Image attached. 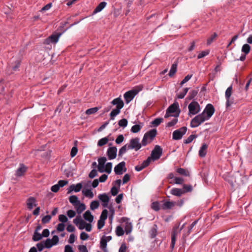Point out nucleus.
<instances>
[{
	"label": "nucleus",
	"instance_id": "nucleus-1",
	"mask_svg": "<svg viewBox=\"0 0 252 252\" xmlns=\"http://www.w3.org/2000/svg\"><path fill=\"white\" fill-rule=\"evenodd\" d=\"M111 103L113 105H116L115 109H113L110 114V120H114L115 117L120 114L121 109L124 106V103L120 97L114 99Z\"/></svg>",
	"mask_w": 252,
	"mask_h": 252
},
{
	"label": "nucleus",
	"instance_id": "nucleus-2",
	"mask_svg": "<svg viewBox=\"0 0 252 252\" xmlns=\"http://www.w3.org/2000/svg\"><path fill=\"white\" fill-rule=\"evenodd\" d=\"M138 89H134L128 91L125 93L124 97L126 104L129 103L135 97V96L142 90V87L138 86Z\"/></svg>",
	"mask_w": 252,
	"mask_h": 252
},
{
	"label": "nucleus",
	"instance_id": "nucleus-3",
	"mask_svg": "<svg viewBox=\"0 0 252 252\" xmlns=\"http://www.w3.org/2000/svg\"><path fill=\"white\" fill-rule=\"evenodd\" d=\"M208 120L202 113L196 115L190 121V126L191 127H196L204 122Z\"/></svg>",
	"mask_w": 252,
	"mask_h": 252
},
{
	"label": "nucleus",
	"instance_id": "nucleus-4",
	"mask_svg": "<svg viewBox=\"0 0 252 252\" xmlns=\"http://www.w3.org/2000/svg\"><path fill=\"white\" fill-rule=\"evenodd\" d=\"M189 115H194L197 114L200 110V107L199 103L195 101H192L189 106Z\"/></svg>",
	"mask_w": 252,
	"mask_h": 252
},
{
	"label": "nucleus",
	"instance_id": "nucleus-5",
	"mask_svg": "<svg viewBox=\"0 0 252 252\" xmlns=\"http://www.w3.org/2000/svg\"><path fill=\"white\" fill-rule=\"evenodd\" d=\"M187 131L186 126H183L179 129L175 130L172 134V139L175 140H178L182 139V137Z\"/></svg>",
	"mask_w": 252,
	"mask_h": 252
},
{
	"label": "nucleus",
	"instance_id": "nucleus-6",
	"mask_svg": "<svg viewBox=\"0 0 252 252\" xmlns=\"http://www.w3.org/2000/svg\"><path fill=\"white\" fill-rule=\"evenodd\" d=\"M185 224H184L182 227L180 228V230L178 231L179 225L174 226L173 228L172 233H171V242L170 244V248L172 250H173L174 248L175 242L176 240V237L178 233H180V231L182 230Z\"/></svg>",
	"mask_w": 252,
	"mask_h": 252
},
{
	"label": "nucleus",
	"instance_id": "nucleus-7",
	"mask_svg": "<svg viewBox=\"0 0 252 252\" xmlns=\"http://www.w3.org/2000/svg\"><path fill=\"white\" fill-rule=\"evenodd\" d=\"M162 154V149L159 145H156L154 149L151 153V159L153 160H156L159 159Z\"/></svg>",
	"mask_w": 252,
	"mask_h": 252
},
{
	"label": "nucleus",
	"instance_id": "nucleus-8",
	"mask_svg": "<svg viewBox=\"0 0 252 252\" xmlns=\"http://www.w3.org/2000/svg\"><path fill=\"white\" fill-rule=\"evenodd\" d=\"M141 148V144L139 142V138L135 137L129 140V144H128V149H134L137 151Z\"/></svg>",
	"mask_w": 252,
	"mask_h": 252
},
{
	"label": "nucleus",
	"instance_id": "nucleus-9",
	"mask_svg": "<svg viewBox=\"0 0 252 252\" xmlns=\"http://www.w3.org/2000/svg\"><path fill=\"white\" fill-rule=\"evenodd\" d=\"M215 109L214 106L210 103L207 104L202 112L203 114L206 117L208 120H209L215 113Z\"/></svg>",
	"mask_w": 252,
	"mask_h": 252
},
{
	"label": "nucleus",
	"instance_id": "nucleus-10",
	"mask_svg": "<svg viewBox=\"0 0 252 252\" xmlns=\"http://www.w3.org/2000/svg\"><path fill=\"white\" fill-rule=\"evenodd\" d=\"M126 168L125 161L120 162L114 168V172L116 175H122L123 172H126Z\"/></svg>",
	"mask_w": 252,
	"mask_h": 252
},
{
	"label": "nucleus",
	"instance_id": "nucleus-11",
	"mask_svg": "<svg viewBox=\"0 0 252 252\" xmlns=\"http://www.w3.org/2000/svg\"><path fill=\"white\" fill-rule=\"evenodd\" d=\"M61 33H57L56 34H52L48 38H46L44 42L45 44H50V43H56L59 39Z\"/></svg>",
	"mask_w": 252,
	"mask_h": 252
},
{
	"label": "nucleus",
	"instance_id": "nucleus-12",
	"mask_svg": "<svg viewBox=\"0 0 252 252\" xmlns=\"http://www.w3.org/2000/svg\"><path fill=\"white\" fill-rule=\"evenodd\" d=\"M117 149L116 147H109L107 151V155L110 160L114 159L117 156Z\"/></svg>",
	"mask_w": 252,
	"mask_h": 252
},
{
	"label": "nucleus",
	"instance_id": "nucleus-13",
	"mask_svg": "<svg viewBox=\"0 0 252 252\" xmlns=\"http://www.w3.org/2000/svg\"><path fill=\"white\" fill-rule=\"evenodd\" d=\"M73 222L78 226L79 229L82 230L85 229L86 222L81 219L80 216H77L73 220Z\"/></svg>",
	"mask_w": 252,
	"mask_h": 252
},
{
	"label": "nucleus",
	"instance_id": "nucleus-14",
	"mask_svg": "<svg viewBox=\"0 0 252 252\" xmlns=\"http://www.w3.org/2000/svg\"><path fill=\"white\" fill-rule=\"evenodd\" d=\"M28 167L23 163H20L19 167L15 171V175L16 177H21L27 171Z\"/></svg>",
	"mask_w": 252,
	"mask_h": 252
},
{
	"label": "nucleus",
	"instance_id": "nucleus-15",
	"mask_svg": "<svg viewBox=\"0 0 252 252\" xmlns=\"http://www.w3.org/2000/svg\"><path fill=\"white\" fill-rule=\"evenodd\" d=\"M98 198L102 202V205L103 207H108L110 198L106 193H104L99 194Z\"/></svg>",
	"mask_w": 252,
	"mask_h": 252
},
{
	"label": "nucleus",
	"instance_id": "nucleus-16",
	"mask_svg": "<svg viewBox=\"0 0 252 252\" xmlns=\"http://www.w3.org/2000/svg\"><path fill=\"white\" fill-rule=\"evenodd\" d=\"M161 202H163V203L161 208L164 210L171 209L176 205V202L174 201H165L163 200Z\"/></svg>",
	"mask_w": 252,
	"mask_h": 252
},
{
	"label": "nucleus",
	"instance_id": "nucleus-17",
	"mask_svg": "<svg viewBox=\"0 0 252 252\" xmlns=\"http://www.w3.org/2000/svg\"><path fill=\"white\" fill-rule=\"evenodd\" d=\"M250 49L251 47L249 44H245L244 45H243L242 48V52L244 53L245 55H242L240 57V60L241 61H244L245 60L246 55L248 54L250 52Z\"/></svg>",
	"mask_w": 252,
	"mask_h": 252
},
{
	"label": "nucleus",
	"instance_id": "nucleus-18",
	"mask_svg": "<svg viewBox=\"0 0 252 252\" xmlns=\"http://www.w3.org/2000/svg\"><path fill=\"white\" fill-rule=\"evenodd\" d=\"M168 111V113H176L180 110L179 105L177 102H175L172 104H171L169 107L167 109Z\"/></svg>",
	"mask_w": 252,
	"mask_h": 252
},
{
	"label": "nucleus",
	"instance_id": "nucleus-19",
	"mask_svg": "<svg viewBox=\"0 0 252 252\" xmlns=\"http://www.w3.org/2000/svg\"><path fill=\"white\" fill-rule=\"evenodd\" d=\"M208 148V145L206 143L202 144L200 149L199 150V156L201 158H204L206 156L207 154V149Z\"/></svg>",
	"mask_w": 252,
	"mask_h": 252
},
{
	"label": "nucleus",
	"instance_id": "nucleus-20",
	"mask_svg": "<svg viewBox=\"0 0 252 252\" xmlns=\"http://www.w3.org/2000/svg\"><path fill=\"white\" fill-rule=\"evenodd\" d=\"M36 200L33 197H29L27 200V205L28 208L29 210H32L33 208V206H36V204L35 203Z\"/></svg>",
	"mask_w": 252,
	"mask_h": 252
},
{
	"label": "nucleus",
	"instance_id": "nucleus-21",
	"mask_svg": "<svg viewBox=\"0 0 252 252\" xmlns=\"http://www.w3.org/2000/svg\"><path fill=\"white\" fill-rule=\"evenodd\" d=\"M84 219L91 223L94 220V216L91 214V212L89 210L86 211L85 213L83 214Z\"/></svg>",
	"mask_w": 252,
	"mask_h": 252
},
{
	"label": "nucleus",
	"instance_id": "nucleus-22",
	"mask_svg": "<svg viewBox=\"0 0 252 252\" xmlns=\"http://www.w3.org/2000/svg\"><path fill=\"white\" fill-rule=\"evenodd\" d=\"M107 240L105 239V236H103L101 239L100 241V249L104 252H108V250L107 249Z\"/></svg>",
	"mask_w": 252,
	"mask_h": 252
},
{
	"label": "nucleus",
	"instance_id": "nucleus-23",
	"mask_svg": "<svg viewBox=\"0 0 252 252\" xmlns=\"http://www.w3.org/2000/svg\"><path fill=\"white\" fill-rule=\"evenodd\" d=\"M157 134V130L156 129H152L147 131L145 133L148 138H149L152 141L154 139V138L156 137Z\"/></svg>",
	"mask_w": 252,
	"mask_h": 252
},
{
	"label": "nucleus",
	"instance_id": "nucleus-24",
	"mask_svg": "<svg viewBox=\"0 0 252 252\" xmlns=\"http://www.w3.org/2000/svg\"><path fill=\"white\" fill-rule=\"evenodd\" d=\"M69 201L75 207H76L78 204H80V200L77 196L72 195L69 197Z\"/></svg>",
	"mask_w": 252,
	"mask_h": 252
},
{
	"label": "nucleus",
	"instance_id": "nucleus-25",
	"mask_svg": "<svg viewBox=\"0 0 252 252\" xmlns=\"http://www.w3.org/2000/svg\"><path fill=\"white\" fill-rule=\"evenodd\" d=\"M170 193L178 197H180L184 194L181 189L176 188H174L171 189Z\"/></svg>",
	"mask_w": 252,
	"mask_h": 252
},
{
	"label": "nucleus",
	"instance_id": "nucleus-26",
	"mask_svg": "<svg viewBox=\"0 0 252 252\" xmlns=\"http://www.w3.org/2000/svg\"><path fill=\"white\" fill-rule=\"evenodd\" d=\"M107 5V3L105 1L101 2L94 9L93 11V14H95L100 12Z\"/></svg>",
	"mask_w": 252,
	"mask_h": 252
},
{
	"label": "nucleus",
	"instance_id": "nucleus-27",
	"mask_svg": "<svg viewBox=\"0 0 252 252\" xmlns=\"http://www.w3.org/2000/svg\"><path fill=\"white\" fill-rule=\"evenodd\" d=\"M176 171L180 175H183L186 177L189 176V172L186 169L183 168H177L176 169Z\"/></svg>",
	"mask_w": 252,
	"mask_h": 252
},
{
	"label": "nucleus",
	"instance_id": "nucleus-28",
	"mask_svg": "<svg viewBox=\"0 0 252 252\" xmlns=\"http://www.w3.org/2000/svg\"><path fill=\"white\" fill-rule=\"evenodd\" d=\"M157 231H158V226L157 224H155L153 227L151 228V229L149 231V234L151 238L153 239L155 238L157 235Z\"/></svg>",
	"mask_w": 252,
	"mask_h": 252
},
{
	"label": "nucleus",
	"instance_id": "nucleus-29",
	"mask_svg": "<svg viewBox=\"0 0 252 252\" xmlns=\"http://www.w3.org/2000/svg\"><path fill=\"white\" fill-rule=\"evenodd\" d=\"M82 193L85 196L89 197L90 198H93L94 195L93 192L92 191L91 189H83L82 190Z\"/></svg>",
	"mask_w": 252,
	"mask_h": 252
},
{
	"label": "nucleus",
	"instance_id": "nucleus-30",
	"mask_svg": "<svg viewBox=\"0 0 252 252\" xmlns=\"http://www.w3.org/2000/svg\"><path fill=\"white\" fill-rule=\"evenodd\" d=\"M76 211L78 214H80L83 211L86 209V205L84 203H80L78 204L76 207Z\"/></svg>",
	"mask_w": 252,
	"mask_h": 252
},
{
	"label": "nucleus",
	"instance_id": "nucleus-31",
	"mask_svg": "<svg viewBox=\"0 0 252 252\" xmlns=\"http://www.w3.org/2000/svg\"><path fill=\"white\" fill-rule=\"evenodd\" d=\"M182 189L183 193L185 194L188 192H191L192 190V187L190 185L184 184L183 189Z\"/></svg>",
	"mask_w": 252,
	"mask_h": 252
},
{
	"label": "nucleus",
	"instance_id": "nucleus-32",
	"mask_svg": "<svg viewBox=\"0 0 252 252\" xmlns=\"http://www.w3.org/2000/svg\"><path fill=\"white\" fill-rule=\"evenodd\" d=\"M198 94V90H191L188 94L187 98L189 100L193 99Z\"/></svg>",
	"mask_w": 252,
	"mask_h": 252
},
{
	"label": "nucleus",
	"instance_id": "nucleus-33",
	"mask_svg": "<svg viewBox=\"0 0 252 252\" xmlns=\"http://www.w3.org/2000/svg\"><path fill=\"white\" fill-rule=\"evenodd\" d=\"M163 118H156L155 120H154L153 121H152L151 122V124L153 125V126L157 127V126H158L160 124V123L163 122Z\"/></svg>",
	"mask_w": 252,
	"mask_h": 252
},
{
	"label": "nucleus",
	"instance_id": "nucleus-34",
	"mask_svg": "<svg viewBox=\"0 0 252 252\" xmlns=\"http://www.w3.org/2000/svg\"><path fill=\"white\" fill-rule=\"evenodd\" d=\"M128 144L124 145L121 149H120L118 153V156L122 157L123 155L128 150Z\"/></svg>",
	"mask_w": 252,
	"mask_h": 252
},
{
	"label": "nucleus",
	"instance_id": "nucleus-35",
	"mask_svg": "<svg viewBox=\"0 0 252 252\" xmlns=\"http://www.w3.org/2000/svg\"><path fill=\"white\" fill-rule=\"evenodd\" d=\"M99 109V107H95L89 108L86 111L85 113H86V114H87L88 115L94 114L96 112H97V111Z\"/></svg>",
	"mask_w": 252,
	"mask_h": 252
},
{
	"label": "nucleus",
	"instance_id": "nucleus-36",
	"mask_svg": "<svg viewBox=\"0 0 252 252\" xmlns=\"http://www.w3.org/2000/svg\"><path fill=\"white\" fill-rule=\"evenodd\" d=\"M42 238V234L38 233V232L34 231L33 236L32 240L34 242L38 241Z\"/></svg>",
	"mask_w": 252,
	"mask_h": 252
},
{
	"label": "nucleus",
	"instance_id": "nucleus-37",
	"mask_svg": "<svg viewBox=\"0 0 252 252\" xmlns=\"http://www.w3.org/2000/svg\"><path fill=\"white\" fill-rule=\"evenodd\" d=\"M177 64H172L168 73V75L170 77H172L175 74L177 71Z\"/></svg>",
	"mask_w": 252,
	"mask_h": 252
},
{
	"label": "nucleus",
	"instance_id": "nucleus-38",
	"mask_svg": "<svg viewBox=\"0 0 252 252\" xmlns=\"http://www.w3.org/2000/svg\"><path fill=\"white\" fill-rule=\"evenodd\" d=\"M108 141V138L107 137H103L98 140L97 143V146L99 147H102L104 145L106 144Z\"/></svg>",
	"mask_w": 252,
	"mask_h": 252
},
{
	"label": "nucleus",
	"instance_id": "nucleus-39",
	"mask_svg": "<svg viewBox=\"0 0 252 252\" xmlns=\"http://www.w3.org/2000/svg\"><path fill=\"white\" fill-rule=\"evenodd\" d=\"M115 232H116V234L118 236H121L123 235L125 233V231H124L123 227L120 225L117 226Z\"/></svg>",
	"mask_w": 252,
	"mask_h": 252
},
{
	"label": "nucleus",
	"instance_id": "nucleus-40",
	"mask_svg": "<svg viewBox=\"0 0 252 252\" xmlns=\"http://www.w3.org/2000/svg\"><path fill=\"white\" fill-rule=\"evenodd\" d=\"M197 137V135L195 134H191L189 135L186 139H185L184 141V143L186 144H189L191 143L193 140Z\"/></svg>",
	"mask_w": 252,
	"mask_h": 252
},
{
	"label": "nucleus",
	"instance_id": "nucleus-41",
	"mask_svg": "<svg viewBox=\"0 0 252 252\" xmlns=\"http://www.w3.org/2000/svg\"><path fill=\"white\" fill-rule=\"evenodd\" d=\"M151 208L155 211H158L160 210L159 203L158 201L153 202L151 204Z\"/></svg>",
	"mask_w": 252,
	"mask_h": 252
},
{
	"label": "nucleus",
	"instance_id": "nucleus-42",
	"mask_svg": "<svg viewBox=\"0 0 252 252\" xmlns=\"http://www.w3.org/2000/svg\"><path fill=\"white\" fill-rule=\"evenodd\" d=\"M99 205V203L97 200H94L90 204V209L94 210L97 209Z\"/></svg>",
	"mask_w": 252,
	"mask_h": 252
},
{
	"label": "nucleus",
	"instance_id": "nucleus-43",
	"mask_svg": "<svg viewBox=\"0 0 252 252\" xmlns=\"http://www.w3.org/2000/svg\"><path fill=\"white\" fill-rule=\"evenodd\" d=\"M174 180V182L170 181V182H169V183L171 184H176L181 185V184H182V183L184 182L183 178H182L181 177H175Z\"/></svg>",
	"mask_w": 252,
	"mask_h": 252
},
{
	"label": "nucleus",
	"instance_id": "nucleus-44",
	"mask_svg": "<svg viewBox=\"0 0 252 252\" xmlns=\"http://www.w3.org/2000/svg\"><path fill=\"white\" fill-rule=\"evenodd\" d=\"M128 122L126 119H122L118 122L119 126L123 128L126 127L127 125Z\"/></svg>",
	"mask_w": 252,
	"mask_h": 252
},
{
	"label": "nucleus",
	"instance_id": "nucleus-45",
	"mask_svg": "<svg viewBox=\"0 0 252 252\" xmlns=\"http://www.w3.org/2000/svg\"><path fill=\"white\" fill-rule=\"evenodd\" d=\"M142 126H140L139 125H135L131 127V131L132 133H137L140 130Z\"/></svg>",
	"mask_w": 252,
	"mask_h": 252
},
{
	"label": "nucleus",
	"instance_id": "nucleus-46",
	"mask_svg": "<svg viewBox=\"0 0 252 252\" xmlns=\"http://www.w3.org/2000/svg\"><path fill=\"white\" fill-rule=\"evenodd\" d=\"M44 245L45 247L47 249H50L54 245L52 242L51 240L49 238H48L45 240Z\"/></svg>",
	"mask_w": 252,
	"mask_h": 252
},
{
	"label": "nucleus",
	"instance_id": "nucleus-47",
	"mask_svg": "<svg viewBox=\"0 0 252 252\" xmlns=\"http://www.w3.org/2000/svg\"><path fill=\"white\" fill-rule=\"evenodd\" d=\"M98 164L97 166H105L107 158L105 157H100L98 158Z\"/></svg>",
	"mask_w": 252,
	"mask_h": 252
},
{
	"label": "nucleus",
	"instance_id": "nucleus-48",
	"mask_svg": "<svg viewBox=\"0 0 252 252\" xmlns=\"http://www.w3.org/2000/svg\"><path fill=\"white\" fill-rule=\"evenodd\" d=\"M105 172L108 174L111 173L112 168V163L111 162H107L106 165H105Z\"/></svg>",
	"mask_w": 252,
	"mask_h": 252
},
{
	"label": "nucleus",
	"instance_id": "nucleus-49",
	"mask_svg": "<svg viewBox=\"0 0 252 252\" xmlns=\"http://www.w3.org/2000/svg\"><path fill=\"white\" fill-rule=\"evenodd\" d=\"M226 107L227 108L229 106H230L232 104L235 103V100L233 98V97L230 96L229 97V98H226Z\"/></svg>",
	"mask_w": 252,
	"mask_h": 252
},
{
	"label": "nucleus",
	"instance_id": "nucleus-50",
	"mask_svg": "<svg viewBox=\"0 0 252 252\" xmlns=\"http://www.w3.org/2000/svg\"><path fill=\"white\" fill-rule=\"evenodd\" d=\"M232 86H229L227 88L225 91V96L226 98H229L232 94Z\"/></svg>",
	"mask_w": 252,
	"mask_h": 252
},
{
	"label": "nucleus",
	"instance_id": "nucleus-51",
	"mask_svg": "<svg viewBox=\"0 0 252 252\" xmlns=\"http://www.w3.org/2000/svg\"><path fill=\"white\" fill-rule=\"evenodd\" d=\"M108 211L106 209H104L100 216L99 219L105 220L107 218Z\"/></svg>",
	"mask_w": 252,
	"mask_h": 252
},
{
	"label": "nucleus",
	"instance_id": "nucleus-52",
	"mask_svg": "<svg viewBox=\"0 0 252 252\" xmlns=\"http://www.w3.org/2000/svg\"><path fill=\"white\" fill-rule=\"evenodd\" d=\"M217 34L214 32L211 36L208 38L207 41V44L208 45H210L217 37Z\"/></svg>",
	"mask_w": 252,
	"mask_h": 252
},
{
	"label": "nucleus",
	"instance_id": "nucleus-53",
	"mask_svg": "<svg viewBox=\"0 0 252 252\" xmlns=\"http://www.w3.org/2000/svg\"><path fill=\"white\" fill-rule=\"evenodd\" d=\"M51 215H46L42 218L41 221L43 224L48 223L51 219Z\"/></svg>",
	"mask_w": 252,
	"mask_h": 252
},
{
	"label": "nucleus",
	"instance_id": "nucleus-54",
	"mask_svg": "<svg viewBox=\"0 0 252 252\" xmlns=\"http://www.w3.org/2000/svg\"><path fill=\"white\" fill-rule=\"evenodd\" d=\"M180 112H181V111H180V110H179V111H178V112H177L176 113H175V114H174V115H171V113H168V111L166 110V114H165V116H164V118H168V117H170V116L174 117H176V118L178 117H179V114H180Z\"/></svg>",
	"mask_w": 252,
	"mask_h": 252
},
{
	"label": "nucleus",
	"instance_id": "nucleus-55",
	"mask_svg": "<svg viewBox=\"0 0 252 252\" xmlns=\"http://www.w3.org/2000/svg\"><path fill=\"white\" fill-rule=\"evenodd\" d=\"M178 120L177 118L173 119L171 122H168L166 124V127H170L174 126L177 123Z\"/></svg>",
	"mask_w": 252,
	"mask_h": 252
},
{
	"label": "nucleus",
	"instance_id": "nucleus-56",
	"mask_svg": "<svg viewBox=\"0 0 252 252\" xmlns=\"http://www.w3.org/2000/svg\"><path fill=\"white\" fill-rule=\"evenodd\" d=\"M209 50H208L202 51L200 53L198 54V55L197 56V58L198 59L202 58L204 57L205 56L208 55L209 54Z\"/></svg>",
	"mask_w": 252,
	"mask_h": 252
},
{
	"label": "nucleus",
	"instance_id": "nucleus-57",
	"mask_svg": "<svg viewBox=\"0 0 252 252\" xmlns=\"http://www.w3.org/2000/svg\"><path fill=\"white\" fill-rule=\"evenodd\" d=\"M59 220L60 221L62 222V223H64L67 221L68 219L65 215H60L59 216Z\"/></svg>",
	"mask_w": 252,
	"mask_h": 252
},
{
	"label": "nucleus",
	"instance_id": "nucleus-58",
	"mask_svg": "<svg viewBox=\"0 0 252 252\" xmlns=\"http://www.w3.org/2000/svg\"><path fill=\"white\" fill-rule=\"evenodd\" d=\"M119 189L120 188H118L117 187H116L115 186H113L111 189V193L112 195H113V196L116 195L119 192Z\"/></svg>",
	"mask_w": 252,
	"mask_h": 252
},
{
	"label": "nucleus",
	"instance_id": "nucleus-59",
	"mask_svg": "<svg viewBox=\"0 0 252 252\" xmlns=\"http://www.w3.org/2000/svg\"><path fill=\"white\" fill-rule=\"evenodd\" d=\"M192 76V74L187 75L184 79L181 81L180 85L182 86L183 84L187 82Z\"/></svg>",
	"mask_w": 252,
	"mask_h": 252
},
{
	"label": "nucleus",
	"instance_id": "nucleus-60",
	"mask_svg": "<svg viewBox=\"0 0 252 252\" xmlns=\"http://www.w3.org/2000/svg\"><path fill=\"white\" fill-rule=\"evenodd\" d=\"M124 140V137L123 135L120 134L119 135H118V136L116 138V139L115 140V142L117 144H120L123 142Z\"/></svg>",
	"mask_w": 252,
	"mask_h": 252
},
{
	"label": "nucleus",
	"instance_id": "nucleus-61",
	"mask_svg": "<svg viewBox=\"0 0 252 252\" xmlns=\"http://www.w3.org/2000/svg\"><path fill=\"white\" fill-rule=\"evenodd\" d=\"M78 152V149L76 147L74 146L72 148L70 152V156L71 158L75 157Z\"/></svg>",
	"mask_w": 252,
	"mask_h": 252
},
{
	"label": "nucleus",
	"instance_id": "nucleus-62",
	"mask_svg": "<svg viewBox=\"0 0 252 252\" xmlns=\"http://www.w3.org/2000/svg\"><path fill=\"white\" fill-rule=\"evenodd\" d=\"M65 225L64 223H60L57 225V230L59 232H62L64 230Z\"/></svg>",
	"mask_w": 252,
	"mask_h": 252
},
{
	"label": "nucleus",
	"instance_id": "nucleus-63",
	"mask_svg": "<svg viewBox=\"0 0 252 252\" xmlns=\"http://www.w3.org/2000/svg\"><path fill=\"white\" fill-rule=\"evenodd\" d=\"M97 175V171L94 169H93L89 174V177L91 179H93Z\"/></svg>",
	"mask_w": 252,
	"mask_h": 252
},
{
	"label": "nucleus",
	"instance_id": "nucleus-64",
	"mask_svg": "<svg viewBox=\"0 0 252 252\" xmlns=\"http://www.w3.org/2000/svg\"><path fill=\"white\" fill-rule=\"evenodd\" d=\"M78 249L80 252H88L87 248L85 245H79Z\"/></svg>",
	"mask_w": 252,
	"mask_h": 252
}]
</instances>
